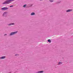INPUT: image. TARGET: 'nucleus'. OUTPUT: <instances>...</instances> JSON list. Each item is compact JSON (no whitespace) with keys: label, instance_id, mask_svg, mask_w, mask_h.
I'll return each mask as SVG.
<instances>
[{"label":"nucleus","instance_id":"nucleus-8","mask_svg":"<svg viewBox=\"0 0 73 73\" xmlns=\"http://www.w3.org/2000/svg\"><path fill=\"white\" fill-rule=\"evenodd\" d=\"M35 13H32L31 14V15H35Z\"/></svg>","mask_w":73,"mask_h":73},{"label":"nucleus","instance_id":"nucleus-4","mask_svg":"<svg viewBox=\"0 0 73 73\" xmlns=\"http://www.w3.org/2000/svg\"><path fill=\"white\" fill-rule=\"evenodd\" d=\"M5 58V56H2L1 57L0 59H4Z\"/></svg>","mask_w":73,"mask_h":73},{"label":"nucleus","instance_id":"nucleus-10","mask_svg":"<svg viewBox=\"0 0 73 73\" xmlns=\"http://www.w3.org/2000/svg\"><path fill=\"white\" fill-rule=\"evenodd\" d=\"M62 64V62H59L58 64V65H60V64Z\"/></svg>","mask_w":73,"mask_h":73},{"label":"nucleus","instance_id":"nucleus-11","mask_svg":"<svg viewBox=\"0 0 73 73\" xmlns=\"http://www.w3.org/2000/svg\"><path fill=\"white\" fill-rule=\"evenodd\" d=\"M48 42H50V40L48 39Z\"/></svg>","mask_w":73,"mask_h":73},{"label":"nucleus","instance_id":"nucleus-15","mask_svg":"<svg viewBox=\"0 0 73 73\" xmlns=\"http://www.w3.org/2000/svg\"><path fill=\"white\" fill-rule=\"evenodd\" d=\"M7 35V34H5V35H4V36H6Z\"/></svg>","mask_w":73,"mask_h":73},{"label":"nucleus","instance_id":"nucleus-5","mask_svg":"<svg viewBox=\"0 0 73 73\" xmlns=\"http://www.w3.org/2000/svg\"><path fill=\"white\" fill-rule=\"evenodd\" d=\"M72 11V10H68L66 11V12H70V11Z\"/></svg>","mask_w":73,"mask_h":73},{"label":"nucleus","instance_id":"nucleus-12","mask_svg":"<svg viewBox=\"0 0 73 73\" xmlns=\"http://www.w3.org/2000/svg\"><path fill=\"white\" fill-rule=\"evenodd\" d=\"M26 5H24V6H23V7H26Z\"/></svg>","mask_w":73,"mask_h":73},{"label":"nucleus","instance_id":"nucleus-6","mask_svg":"<svg viewBox=\"0 0 73 73\" xmlns=\"http://www.w3.org/2000/svg\"><path fill=\"white\" fill-rule=\"evenodd\" d=\"M7 12H5L3 14V16H4V15H6V14H7Z\"/></svg>","mask_w":73,"mask_h":73},{"label":"nucleus","instance_id":"nucleus-9","mask_svg":"<svg viewBox=\"0 0 73 73\" xmlns=\"http://www.w3.org/2000/svg\"><path fill=\"white\" fill-rule=\"evenodd\" d=\"M43 72H44L43 71H39L38 72V73H43Z\"/></svg>","mask_w":73,"mask_h":73},{"label":"nucleus","instance_id":"nucleus-1","mask_svg":"<svg viewBox=\"0 0 73 73\" xmlns=\"http://www.w3.org/2000/svg\"><path fill=\"white\" fill-rule=\"evenodd\" d=\"M14 0H7L5 2L3 3V4H8L10 3V2H11L12 1H13Z\"/></svg>","mask_w":73,"mask_h":73},{"label":"nucleus","instance_id":"nucleus-13","mask_svg":"<svg viewBox=\"0 0 73 73\" xmlns=\"http://www.w3.org/2000/svg\"><path fill=\"white\" fill-rule=\"evenodd\" d=\"M50 2H53V0H50Z\"/></svg>","mask_w":73,"mask_h":73},{"label":"nucleus","instance_id":"nucleus-2","mask_svg":"<svg viewBox=\"0 0 73 73\" xmlns=\"http://www.w3.org/2000/svg\"><path fill=\"white\" fill-rule=\"evenodd\" d=\"M17 33V31H16V32H12L10 34V36H12V35H15L16 33Z\"/></svg>","mask_w":73,"mask_h":73},{"label":"nucleus","instance_id":"nucleus-3","mask_svg":"<svg viewBox=\"0 0 73 73\" xmlns=\"http://www.w3.org/2000/svg\"><path fill=\"white\" fill-rule=\"evenodd\" d=\"M8 9V8L6 7H4L1 8L2 10H3L4 11H5V10H7V9Z\"/></svg>","mask_w":73,"mask_h":73},{"label":"nucleus","instance_id":"nucleus-14","mask_svg":"<svg viewBox=\"0 0 73 73\" xmlns=\"http://www.w3.org/2000/svg\"><path fill=\"white\" fill-rule=\"evenodd\" d=\"M13 7V5L10 6V7Z\"/></svg>","mask_w":73,"mask_h":73},{"label":"nucleus","instance_id":"nucleus-7","mask_svg":"<svg viewBox=\"0 0 73 73\" xmlns=\"http://www.w3.org/2000/svg\"><path fill=\"white\" fill-rule=\"evenodd\" d=\"M11 25H15V23H12L9 24V26Z\"/></svg>","mask_w":73,"mask_h":73}]
</instances>
